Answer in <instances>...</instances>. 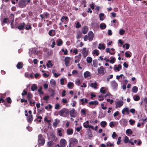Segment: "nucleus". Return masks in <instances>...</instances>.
Returning <instances> with one entry per match:
<instances>
[{"instance_id":"nucleus-33","label":"nucleus","mask_w":147,"mask_h":147,"mask_svg":"<svg viewBox=\"0 0 147 147\" xmlns=\"http://www.w3.org/2000/svg\"><path fill=\"white\" fill-rule=\"evenodd\" d=\"M126 133L127 135L129 136L132 134V131L131 129H128L126 130Z\"/></svg>"},{"instance_id":"nucleus-54","label":"nucleus","mask_w":147,"mask_h":147,"mask_svg":"<svg viewBox=\"0 0 147 147\" xmlns=\"http://www.w3.org/2000/svg\"><path fill=\"white\" fill-rule=\"evenodd\" d=\"M115 58L114 57L112 58L110 61H109L110 63H114L115 62Z\"/></svg>"},{"instance_id":"nucleus-45","label":"nucleus","mask_w":147,"mask_h":147,"mask_svg":"<svg viewBox=\"0 0 147 147\" xmlns=\"http://www.w3.org/2000/svg\"><path fill=\"white\" fill-rule=\"evenodd\" d=\"M62 131V129H60L58 130V132H57V135H59L60 137H61L62 136L61 133Z\"/></svg>"},{"instance_id":"nucleus-23","label":"nucleus","mask_w":147,"mask_h":147,"mask_svg":"<svg viewBox=\"0 0 147 147\" xmlns=\"http://www.w3.org/2000/svg\"><path fill=\"white\" fill-rule=\"evenodd\" d=\"M50 84L51 86L53 87L56 85V83L55 81L53 79H51L50 81Z\"/></svg>"},{"instance_id":"nucleus-59","label":"nucleus","mask_w":147,"mask_h":147,"mask_svg":"<svg viewBox=\"0 0 147 147\" xmlns=\"http://www.w3.org/2000/svg\"><path fill=\"white\" fill-rule=\"evenodd\" d=\"M125 55L127 57H131V55L128 53V52L127 51L125 52Z\"/></svg>"},{"instance_id":"nucleus-12","label":"nucleus","mask_w":147,"mask_h":147,"mask_svg":"<svg viewBox=\"0 0 147 147\" xmlns=\"http://www.w3.org/2000/svg\"><path fill=\"white\" fill-rule=\"evenodd\" d=\"M25 25L26 24L24 22L20 23L18 25V28L20 30H23L24 29Z\"/></svg>"},{"instance_id":"nucleus-24","label":"nucleus","mask_w":147,"mask_h":147,"mask_svg":"<svg viewBox=\"0 0 147 147\" xmlns=\"http://www.w3.org/2000/svg\"><path fill=\"white\" fill-rule=\"evenodd\" d=\"M23 66L22 63L21 62H19L16 65V67L18 69H22Z\"/></svg>"},{"instance_id":"nucleus-43","label":"nucleus","mask_w":147,"mask_h":147,"mask_svg":"<svg viewBox=\"0 0 147 147\" xmlns=\"http://www.w3.org/2000/svg\"><path fill=\"white\" fill-rule=\"evenodd\" d=\"M68 19V17L67 16H62L61 19V21L62 22H64V20L67 21Z\"/></svg>"},{"instance_id":"nucleus-29","label":"nucleus","mask_w":147,"mask_h":147,"mask_svg":"<svg viewBox=\"0 0 147 147\" xmlns=\"http://www.w3.org/2000/svg\"><path fill=\"white\" fill-rule=\"evenodd\" d=\"M37 86L36 84H33L31 86V89L33 91H34L35 90L37 89Z\"/></svg>"},{"instance_id":"nucleus-49","label":"nucleus","mask_w":147,"mask_h":147,"mask_svg":"<svg viewBox=\"0 0 147 147\" xmlns=\"http://www.w3.org/2000/svg\"><path fill=\"white\" fill-rule=\"evenodd\" d=\"M105 87H102L100 90V91L101 93L103 94H105L106 93L105 90L104 89Z\"/></svg>"},{"instance_id":"nucleus-55","label":"nucleus","mask_w":147,"mask_h":147,"mask_svg":"<svg viewBox=\"0 0 147 147\" xmlns=\"http://www.w3.org/2000/svg\"><path fill=\"white\" fill-rule=\"evenodd\" d=\"M125 32V31L123 29H120L119 30V34L121 35H123L124 34Z\"/></svg>"},{"instance_id":"nucleus-10","label":"nucleus","mask_w":147,"mask_h":147,"mask_svg":"<svg viewBox=\"0 0 147 147\" xmlns=\"http://www.w3.org/2000/svg\"><path fill=\"white\" fill-rule=\"evenodd\" d=\"M70 58L69 57H66L64 59V61L65 64V65L66 67L69 66L70 65Z\"/></svg>"},{"instance_id":"nucleus-1","label":"nucleus","mask_w":147,"mask_h":147,"mask_svg":"<svg viewBox=\"0 0 147 147\" xmlns=\"http://www.w3.org/2000/svg\"><path fill=\"white\" fill-rule=\"evenodd\" d=\"M59 114L61 116L66 117L69 115V110L67 109L63 108L59 111Z\"/></svg>"},{"instance_id":"nucleus-7","label":"nucleus","mask_w":147,"mask_h":147,"mask_svg":"<svg viewBox=\"0 0 147 147\" xmlns=\"http://www.w3.org/2000/svg\"><path fill=\"white\" fill-rule=\"evenodd\" d=\"M111 86L113 89L116 90L118 87V84L115 80H113L110 82Z\"/></svg>"},{"instance_id":"nucleus-31","label":"nucleus","mask_w":147,"mask_h":147,"mask_svg":"<svg viewBox=\"0 0 147 147\" xmlns=\"http://www.w3.org/2000/svg\"><path fill=\"white\" fill-rule=\"evenodd\" d=\"M86 61L88 63H90L92 61V59L91 57H88L86 58Z\"/></svg>"},{"instance_id":"nucleus-20","label":"nucleus","mask_w":147,"mask_h":147,"mask_svg":"<svg viewBox=\"0 0 147 147\" xmlns=\"http://www.w3.org/2000/svg\"><path fill=\"white\" fill-rule=\"evenodd\" d=\"M36 52V50L35 48H32L29 49V53L30 55L32 53H35Z\"/></svg>"},{"instance_id":"nucleus-18","label":"nucleus","mask_w":147,"mask_h":147,"mask_svg":"<svg viewBox=\"0 0 147 147\" xmlns=\"http://www.w3.org/2000/svg\"><path fill=\"white\" fill-rule=\"evenodd\" d=\"M60 144L62 146L65 147V144L66 143V141L64 139H62L60 140Z\"/></svg>"},{"instance_id":"nucleus-38","label":"nucleus","mask_w":147,"mask_h":147,"mask_svg":"<svg viewBox=\"0 0 147 147\" xmlns=\"http://www.w3.org/2000/svg\"><path fill=\"white\" fill-rule=\"evenodd\" d=\"M138 91V88L136 86H134L132 89V92L134 93H136Z\"/></svg>"},{"instance_id":"nucleus-60","label":"nucleus","mask_w":147,"mask_h":147,"mask_svg":"<svg viewBox=\"0 0 147 147\" xmlns=\"http://www.w3.org/2000/svg\"><path fill=\"white\" fill-rule=\"evenodd\" d=\"M129 122L130 124L131 125H133L135 123V121H134L132 120L131 119L129 120Z\"/></svg>"},{"instance_id":"nucleus-63","label":"nucleus","mask_w":147,"mask_h":147,"mask_svg":"<svg viewBox=\"0 0 147 147\" xmlns=\"http://www.w3.org/2000/svg\"><path fill=\"white\" fill-rule=\"evenodd\" d=\"M65 79L63 78H61L60 80V84L62 85H63L64 84V81Z\"/></svg>"},{"instance_id":"nucleus-25","label":"nucleus","mask_w":147,"mask_h":147,"mask_svg":"<svg viewBox=\"0 0 147 147\" xmlns=\"http://www.w3.org/2000/svg\"><path fill=\"white\" fill-rule=\"evenodd\" d=\"M33 120L32 115H30L27 118V121L29 123H31Z\"/></svg>"},{"instance_id":"nucleus-13","label":"nucleus","mask_w":147,"mask_h":147,"mask_svg":"<svg viewBox=\"0 0 147 147\" xmlns=\"http://www.w3.org/2000/svg\"><path fill=\"white\" fill-rule=\"evenodd\" d=\"M70 144H72L73 145L76 144L78 140L76 138H70L69 140Z\"/></svg>"},{"instance_id":"nucleus-16","label":"nucleus","mask_w":147,"mask_h":147,"mask_svg":"<svg viewBox=\"0 0 147 147\" xmlns=\"http://www.w3.org/2000/svg\"><path fill=\"white\" fill-rule=\"evenodd\" d=\"M88 28L87 26H84L82 29V33L84 34H86L88 31Z\"/></svg>"},{"instance_id":"nucleus-6","label":"nucleus","mask_w":147,"mask_h":147,"mask_svg":"<svg viewBox=\"0 0 147 147\" xmlns=\"http://www.w3.org/2000/svg\"><path fill=\"white\" fill-rule=\"evenodd\" d=\"M88 40L89 41H91L93 39L94 35L93 32L92 31H90L88 33Z\"/></svg>"},{"instance_id":"nucleus-34","label":"nucleus","mask_w":147,"mask_h":147,"mask_svg":"<svg viewBox=\"0 0 147 147\" xmlns=\"http://www.w3.org/2000/svg\"><path fill=\"white\" fill-rule=\"evenodd\" d=\"M100 125L102 127H105L107 125V123L105 121H102L100 122Z\"/></svg>"},{"instance_id":"nucleus-15","label":"nucleus","mask_w":147,"mask_h":147,"mask_svg":"<svg viewBox=\"0 0 147 147\" xmlns=\"http://www.w3.org/2000/svg\"><path fill=\"white\" fill-rule=\"evenodd\" d=\"M125 112H126L127 114L129 113V109L128 107H125L123 109L122 111V113L123 115L125 114Z\"/></svg>"},{"instance_id":"nucleus-62","label":"nucleus","mask_w":147,"mask_h":147,"mask_svg":"<svg viewBox=\"0 0 147 147\" xmlns=\"http://www.w3.org/2000/svg\"><path fill=\"white\" fill-rule=\"evenodd\" d=\"M129 111H130L132 114H134L135 113V110L134 109H131Z\"/></svg>"},{"instance_id":"nucleus-4","label":"nucleus","mask_w":147,"mask_h":147,"mask_svg":"<svg viewBox=\"0 0 147 147\" xmlns=\"http://www.w3.org/2000/svg\"><path fill=\"white\" fill-rule=\"evenodd\" d=\"M98 102L97 100H94V101H91L89 103L88 106L92 108H94L95 107L94 106L98 105Z\"/></svg>"},{"instance_id":"nucleus-57","label":"nucleus","mask_w":147,"mask_h":147,"mask_svg":"<svg viewBox=\"0 0 147 147\" xmlns=\"http://www.w3.org/2000/svg\"><path fill=\"white\" fill-rule=\"evenodd\" d=\"M144 101L145 102V107H146L147 106V97H145L144 98Z\"/></svg>"},{"instance_id":"nucleus-37","label":"nucleus","mask_w":147,"mask_h":147,"mask_svg":"<svg viewBox=\"0 0 147 147\" xmlns=\"http://www.w3.org/2000/svg\"><path fill=\"white\" fill-rule=\"evenodd\" d=\"M92 53L93 55H96V56H98L99 54V51L97 49H95L92 51Z\"/></svg>"},{"instance_id":"nucleus-14","label":"nucleus","mask_w":147,"mask_h":147,"mask_svg":"<svg viewBox=\"0 0 147 147\" xmlns=\"http://www.w3.org/2000/svg\"><path fill=\"white\" fill-rule=\"evenodd\" d=\"M116 65H115L114 67V69L115 71H120V69H121V65L119 64L118 65L117 67H116Z\"/></svg>"},{"instance_id":"nucleus-27","label":"nucleus","mask_w":147,"mask_h":147,"mask_svg":"<svg viewBox=\"0 0 147 147\" xmlns=\"http://www.w3.org/2000/svg\"><path fill=\"white\" fill-rule=\"evenodd\" d=\"M120 122L125 125H126L127 123V121L125 119H122L120 121Z\"/></svg>"},{"instance_id":"nucleus-11","label":"nucleus","mask_w":147,"mask_h":147,"mask_svg":"<svg viewBox=\"0 0 147 147\" xmlns=\"http://www.w3.org/2000/svg\"><path fill=\"white\" fill-rule=\"evenodd\" d=\"M88 50H86V48L85 47L84 48L82 49V54L83 57L85 58L88 55Z\"/></svg>"},{"instance_id":"nucleus-41","label":"nucleus","mask_w":147,"mask_h":147,"mask_svg":"<svg viewBox=\"0 0 147 147\" xmlns=\"http://www.w3.org/2000/svg\"><path fill=\"white\" fill-rule=\"evenodd\" d=\"M29 102L30 105L31 106H32L35 103V101L33 99L30 100Z\"/></svg>"},{"instance_id":"nucleus-47","label":"nucleus","mask_w":147,"mask_h":147,"mask_svg":"<svg viewBox=\"0 0 147 147\" xmlns=\"http://www.w3.org/2000/svg\"><path fill=\"white\" fill-rule=\"evenodd\" d=\"M140 120L143 121V122L142 123V124H144L145 121L147 120V118L146 116H144V118H141Z\"/></svg>"},{"instance_id":"nucleus-44","label":"nucleus","mask_w":147,"mask_h":147,"mask_svg":"<svg viewBox=\"0 0 147 147\" xmlns=\"http://www.w3.org/2000/svg\"><path fill=\"white\" fill-rule=\"evenodd\" d=\"M73 85V83L71 82H69L67 85L68 87L69 88H71Z\"/></svg>"},{"instance_id":"nucleus-30","label":"nucleus","mask_w":147,"mask_h":147,"mask_svg":"<svg viewBox=\"0 0 147 147\" xmlns=\"http://www.w3.org/2000/svg\"><path fill=\"white\" fill-rule=\"evenodd\" d=\"M99 27L101 30H104L106 28V25L104 23H101Z\"/></svg>"},{"instance_id":"nucleus-32","label":"nucleus","mask_w":147,"mask_h":147,"mask_svg":"<svg viewBox=\"0 0 147 147\" xmlns=\"http://www.w3.org/2000/svg\"><path fill=\"white\" fill-rule=\"evenodd\" d=\"M56 42H57V45L58 46H61L62 43V40L61 39H59L57 40Z\"/></svg>"},{"instance_id":"nucleus-8","label":"nucleus","mask_w":147,"mask_h":147,"mask_svg":"<svg viewBox=\"0 0 147 147\" xmlns=\"http://www.w3.org/2000/svg\"><path fill=\"white\" fill-rule=\"evenodd\" d=\"M116 104V106L115 107L116 108H120L122 106H123V101L122 100H119L118 101H117L115 102Z\"/></svg>"},{"instance_id":"nucleus-48","label":"nucleus","mask_w":147,"mask_h":147,"mask_svg":"<svg viewBox=\"0 0 147 147\" xmlns=\"http://www.w3.org/2000/svg\"><path fill=\"white\" fill-rule=\"evenodd\" d=\"M97 61L96 59H94L93 60V64L94 67H97Z\"/></svg>"},{"instance_id":"nucleus-21","label":"nucleus","mask_w":147,"mask_h":147,"mask_svg":"<svg viewBox=\"0 0 147 147\" xmlns=\"http://www.w3.org/2000/svg\"><path fill=\"white\" fill-rule=\"evenodd\" d=\"M106 114L105 113H103L102 111L99 112L98 116V118L101 119L105 117V116Z\"/></svg>"},{"instance_id":"nucleus-2","label":"nucleus","mask_w":147,"mask_h":147,"mask_svg":"<svg viewBox=\"0 0 147 147\" xmlns=\"http://www.w3.org/2000/svg\"><path fill=\"white\" fill-rule=\"evenodd\" d=\"M14 21V15L13 14H11L9 16L8 18H7V21L8 24L10 23L11 28H13V22Z\"/></svg>"},{"instance_id":"nucleus-56","label":"nucleus","mask_w":147,"mask_h":147,"mask_svg":"<svg viewBox=\"0 0 147 147\" xmlns=\"http://www.w3.org/2000/svg\"><path fill=\"white\" fill-rule=\"evenodd\" d=\"M53 142L52 141H49L48 142V145L49 147H51L52 145L53 144Z\"/></svg>"},{"instance_id":"nucleus-46","label":"nucleus","mask_w":147,"mask_h":147,"mask_svg":"<svg viewBox=\"0 0 147 147\" xmlns=\"http://www.w3.org/2000/svg\"><path fill=\"white\" fill-rule=\"evenodd\" d=\"M81 81L78 79H76L75 80L76 84L77 86H79L80 84Z\"/></svg>"},{"instance_id":"nucleus-17","label":"nucleus","mask_w":147,"mask_h":147,"mask_svg":"<svg viewBox=\"0 0 147 147\" xmlns=\"http://www.w3.org/2000/svg\"><path fill=\"white\" fill-rule=\"evenodd\" d=\"M91 73L90 72L86 71L84 73V76L85 78H86L90 76Z\"/></svg>"},{"instance_id":"nucleus-22","label":"nucleus","mask_w":147,"mask_h":147,"mask_svg":"<svg viewBox=\"0 0 147 147\" xmlns=\"http://www.w3.org/2000/svg\"><path fill=\"white\" fill-rule=\"evenodd\" d=\"M45 140L44 138H39L38 142L40 144L43 145L44 144Z\"/></svg>"},{"instance_id":"nucleus-64","label":"nucleus","mask_w":147,"mask_h":147,"mask_svg":"<svg viewBox=\"0 0 147 147\" xmlns=\"http://www.w3.org/2000/svg\"><path fill=\"white\" fill-rule=\"evenodd\" d=\"M57 120V119H56L55 120V121L53 123V125L55 127H57V122L56 121Z\"/></svg>"},{"instance_id":"nucleus-40","label":"nucleus","mask_w":147,"mask_h":147,"mask_svg":"<svg viewBox=\"0 0 147 147\" xmlns=\"http://www.w3.org/2000/svg\"><path fill=\"white\" fill-rule=\"evenodd\" d=\"M97 84L96 82H95L94 83H92L90 85V86L92 88H94L95 89H96L97 86Z\"/></svg>"},{"instance_id":"nucleus-3","label":"nucleus","mask_w":147,"mask_h":147,"mask_svg":"<svg viewBox=\"0 0 147 147\" xmlns=\"http://www.w3.org/2000/svg\"><path fill=\"white\" fill-rule=\"evenodd\" d=\"M26 0H20L19 3V6L21 8L25 7L26 5Z\"/></svg>"},{"instance_id":"nucleus-53","label":"nucleus","mask_w":147,"mask_h":147,"mask_svg":"<svg viewBox=\"0 0 147 147\" xmlns=\"http://www.w3.org/2000/svg\"><path fill=\"white\" fill-rule=\"evenodd\" d=\"M27 98H28V100H31V98H32V94L29 93H28V94H27Z\"/></svg>"},{"instance_id":"nucleus-26","label":"nucleus","mask_w":147,"mask_h":147,"mask_svg":"<svg viewBox=\"0 0 147 147\" xmlns=\"http://www.w3.org/2000/svg\"><path fill=\"white\" fill-rule=\"evenodd\" d=\"M49 34L51 36H53L55 34V31L53 30H49Z\"/></svg>"},{"instance_id":"nucleus-61","label":"nucleus","mask_w":147,"mask_h":147,"mask_svg":"<svg viewBox=\"0 0 147 147\" xmlns=\"http://www.w3.org/2000/svg\"><path fill=\"white\" fill-rule=\"evenodd\" d=\"M7 101L8 103H11V98L9 97H8L6 98Z\"/></svg>"},{"instance_id":"nucleus-19","label":"nucleus","mask_w":147,"mask_h":147,"mask_svg":"<svg viewBox=\"0 0 147 147\" xmlns=\"http://www.w3.org/2000/svg\"><path fill=\"white\" fill-rule=\"evenodd\" d=\"M133 99L135 101H138L140 99V97L137 94H135L133 96Z\"/></svg>"},{"instance_id":"nucleus-9","label":"nucleus","mask_w":147,"mask_h":147,"mask_svg":"<svg viewBox=\"0 0 147 147\" xmlns=\"http://www.w3.org/2000/svg\"><path fill=\"white\" fill-rule=\"evenodd\" d=\"M69 114L70 116L72 117H75L77 115V113L74 109H72L70 111Z\"/></svg>"},{"instance_id":"nucleus-51","label":"nucleus","mask_w":147,"mask_h":147,"mask_svg":"<svg viewBox=\"0 0 147 147\" xmlns=\"http://www.w3.org/2000/svg\"><path fill=\"white\" fill-rule=\"evenodd\" d=\"M104 16V14L103 13H100L99 14V17L100 20L101 21L103 20L104 19L102 17H103Z\"/></svg>"},{"instance_id":"nucleus-5","label":"nucleus","mask_w":147,"mask_h":147,"mask_svg":"<svg viewBox=\"0 0 147 147\" xmlns=\"http://www.w3.org/2000/svg\"><path fill=\"white\" fill-rule=\"evenodd\" d=\"M98 73L99 74L103 75L106 72L105 68L103 66H101L98 69Z\"/></svg>"},{"instance_id":"nucleus-58","label":"nucleus","mask_w":147,"mask_h":147,"mask_svg":"<svg viewBox=\"0 0 147 147\" xmlns=\"http://www.w3.org/2000/svg\"><path fill=\"white\" fill-rule=\"evenodd\" d=\"M85 109H82L81 111V112L84 115H86Z\"/></svg>"},{"instance_id":"nucleus-36","label":"nucleus","mask_w":147,"mask_h":147,"mask_svg":"<svg viewBox=\"0 0 147 147\" xmlns=\"http://www.w3.org/2000/svg\"><path fill=\"white\" fill-rule=\"evenodd\" d=\"M1 22L2 25L4 24V23L9 24L7 21V18H5L3 20L1 21Z\"/></svg>"},{"instance_id":"nucleus-35","label":"nucleus","mask_w":147,"mask_h":147,"mask_svg":"<svg viewBox=\"0 0 147 147\" xmlns=\"http://www.w3.org/2000/svg\"><path fill=\"white\" fill-rule=\"evenodd\" d=\"M25 29L26 30H28L31 28V27L29 23H28L25 26Z\"/></svg>"},{"instance_id":"nucleus-39","label":"nucleus","mask_w":147,"mask_h":147,"mask_svg":"<svg viewBox=\"0 0 147 147\" xmlns=\"http://www.w3.org/2000/svg\"><path fill=\"white\" fill-rule=\"evenodd\" d=\"M129 138H125V139L124 140V142L125 143H127L128 142L129 143H131L132 145H133L134 144V143L133 142H131V141L130 140H128Z\"/></svg>"},{"instance_id":"nucleus-42","label":"nucleus","mask_w":147,"mask_h":147,"mask_svg":"<svg viewBox=\"0 0 147 147\" xmlns=\"http://www.w3.org/2000/svg\"><path fill=\"white\" fill-rule=\"evenodd\" d=\"M67 134L69 135H71L73 133V130L72 129H68L67 131Z\"/></svg>"},{"instance_id":"nucleus-52","label":"nucleus","mask_w":147,"mask_h":147,"mask_svg":"<svg viewBox=\"0 0 147 147\" xmlns=\"http://www.w3.org/2000/svg\"><path fill=\"white\" fill-rule=\"evenodd\" d=\"M42 88L41 87H40L38 90V91L39 94H43V92L42 90Z\"/></svg>"},{"instance_id":"nucleus-50","label":"nucleus","mask_w":147,"mask_h":147,"mask_svg":"<svg viewBox=\"0 0 147 147\" xmlns=\"http://www.w3.org/2000/svg\"><path fill=\"white\" fill-rule=\"evenodd\" d=\"M47 67H49L50 66L52 67L53 66L52 64L51 63V61H49L48 63L47 64Z\"/></svg>"},{"instance_id":"nucleus-28","label":"nucleus","mask_w":147,"mask_h":147,"mask_svg":"<svg viewBox=\"0 0 147 147\" xmlns=\"http://www.w3.org/2000/svg\"><path fill=\"white\" fill-rule=\"evenodd\" d=\"M98 48L100 50H101L102 49L104 50L105 48V46L103 44L99 43L98 45Z\"/></svg>"}]
</instances>
